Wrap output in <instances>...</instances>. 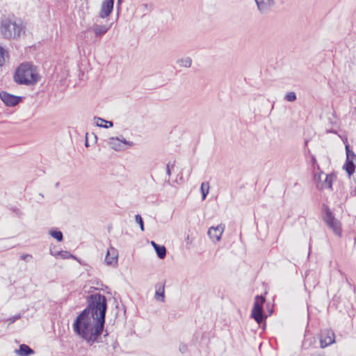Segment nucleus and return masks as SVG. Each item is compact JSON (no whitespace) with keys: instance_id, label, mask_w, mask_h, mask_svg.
I'll return each mask as SVG.
<instances>
[{"instance_id":"nucleus-33","label":"nucleus","mask_w":356,"mask_h":356,"mask_svg":"<svg viewBox=\"0 0 356 356\" xmlns=\"http://www.w3.org/2000/svg\"><path fill=\"white\" fill-rule=\"evenodd\" d=\"M310 356H324L323 353L319 351L312 353Z\"/></svg>"},{"instance_id":"nucleus-31","label":"nucleus","mask_w":356,"mask_h":356,"mask_svg":"<svg viewBox=\"0 0 356 356\" xmlns=\"http://www.w3.org/2000/svg\"><path fill=\"white\" fill-rule=\"evenodd\" d=\"M311 163H312V165L314 166V168H315V166L317 167L318 169H319V166L317 163V161H316V159L315 158L314 156H312L311 157Z\"/></svg>"},{"instance_id":"nucleus-7","label":"nucleus","mask_w":356,"mask_h":356,"mask_svg":"<svg viewBox=\"0 0 356 356\" xmlns=\"http://www.w3.org/2000/svg\"><path fill=\"white\" fill-rule=\"evenodd\" d=\"M325 211V216L324 217V220L326 224L337 236H340L341 231L340 222L334 218L329 208H326Z\"/></svg>"},{"instance_id":"nucleus-34","label":"nucleus","mask_w":356,"mask_h":356,"mask_svg":"<svg viewBox=\"0 0 356 356\" xmlns=\"http://www.w3.org/2000/svg\"><path fill=\"white\" fill-rule=\"evenodd\" d=\"M122 0H118V3H117L118 14L119 13V10H120V5L122 3Z\"/></svg>"},{"instance_id":"nucleus-10","label":"nucleus","mask_w":356,"mask_h":356,"mask_svg":"<svg viewBox=\"0 0 356 356\" xmlns=\"http://www.w3.org/2000/svg\"><path fill=\"white\" fill-rule=\"evenodd\" d=\"M108 144L110 147L115 151H122L124 149L123 145L128 146H133L134 143L132 141H128L126 139L119 137H111L108 139Z\"/></svg>"},{"instance_id":"nucleus-29","label":"nucleus","mask_w":356,"mask_h":356,"mask_svg":"<svg viewBox=\"0 0 356 356\" xmlns=\"http://www.w3.org/2000/svg\"><path fill=\"white\" fill-rule=\"evenodd\" d=\"M179 350L182 354L185 353L188 350V347L185 343H181L179 346Z\"/></svg>"},{"instance_id":"nucleus-3","label":"nucleus","mask_w":356,"mask_h":356,"mask_svg":"<svg viewBox=\"0 0 356 356\" xmlns=\"http://www.w3.org/2000/svg\"><path fill=\"white\" fill-rule=\"evenodd\" d=\"M0 33L5 39L17 40L25 33V26L21 20L3 17L0 22Z\"/></svg>"},{"instance_id":"nucleus-2","label":"nucleus","mask_w":356,"mask_h":356,"mask_svg":"<svg viewBox=\"0 0 356 356\" xmlns=\"http://www.w3.org/2000/svg\"><path fill=\"white\" fill-rule=\"evenodd\" d=\"M86 307L81 312H85V316L105 322L107 310L106 298L98 293L91 294L86 298Z\"/></svg>"},{"instance_id":"nucleus-37","label":"nucleus","mask_w":356,"mask_h":356,"mask_svg":"<svg viewBox=\"0 0 356 356\" xmlns=\"http://www.w3.org/2000/svg\"><path fill=\"white\" fill-rule=\"evenodd\" d=\"M105 332H106V333L104 334V337H106V336H107V335H108V332H107V331H106V330L105 331Z\"/></svg>"},{"instance_id":"nucleus-6","label":"nucleus","mask_w":356,"mask_h":356,"mask_svg":"<svg viewBox=\"0 0 356 356\" xmlns=\"http://www.w3.org/2000/svg\"><path fill=\"white\" fill-rule=\"evenodd\" d=\"M265 298L262 296H257L254 298V306L252 309L251 317L260 324L264 321L263 305Z\"/></svg>"},{"instance_id":"nucleus-32","label":"nucleus","mask_w":356,"mask_h":356,"mask_svg":"<svg viewBox=\"0 0 356 356\" xmlns=\"http://www.w3.org/2000/svg\"><path fill=\"white\" fill-rule=\"evenodd\" d=\"M174 165H170L169 163L166 165V173L170 177L171 175V168H173Z\"/></svg>"},{"instance_id":"nucleus-14","label":"nucleus","mask_w":356,"mask_h":356,"mask_svg":"<svg viewBox=\"0 0 356 356\" xmlns=\"http://www.w3.org/2000/svg\"><path fill=\"white\" fill-rule=\"evenodd\" d=\"M225 226L219 225L216 227H211L208 230V235L213 241H219L224 232Z\"/></svg>"},{"instance_id":"nucleus-18","label":"nucleus","mask_w":356,"mask_h":356,"mask_svg":"<svg viewBox=\"0 0 356 356\" xmlns=\"http://www.w3.org/2000/svg\"><path fill=\"white\" fill-rule=\"evenodd\" d=\"M15 353L19 356H29L34 354V350L26 344L19 346V348L15 350Z\"/></svg>"},{"instance_id":"nucleus-12","label":"nucleus","mask_w":356,"mask_h":356,"mask_svg":"<svg viewBox=\"0 0 356 356\" xmlns=\"http://www.w3.org/2000/svg\"><path fill=\"white\" fill-rule=\"evenodd\" d=\"M21 97L2 91L0 92V99L7 106H15L19 104Z\"/></svg>"},{"instance_id":"nucleus-21","label":"nucleus","mask_w":356,"mask_h":356,"mask_svg":"<svg viewBox=\"0 0 356 356\" xmlns=\"http://www.w3.org/2000/svg\"><path fill=\"white\" fill-rule=\"evenodd\" d=\"M177 63L180 67H190L192 64V60L190 57H185L177 60Z\"/></svg>"},{"instance_id":"nucleus-26","label":"nucleus","mask_w":356,"mask_h":356,"mask_svg":"<svg viewBox=\"0 0 356 356\" xmlns=\"http://www.w3.org/2000/svg\"><path fill=\"white\" fill-rule=\"evenodd\" d=\"M135 219H136V222L138 224H139L140 229L142 231H143L144 230V224H143V218L140 216V215H139V214L136 215Z\"/></svg>"},{"instance_id":"nucleus-22","label":"nucleus","mask_w":356,"mask_h":356,"mask_svg":"<svg viewBox=\"0 0 356 356\" xmlns=\"http://www.w3.org/2000/svg\"><path fill=\"white\" fill-rule=\"evenodd\" d=\"M201 193H202V200H205L207 195L209 191V182L205 181L202 182L200 187Z\"/></svg>"},{"instance_id":"nucleus-35","label":"nucleus","mask_w":356,"mask_h":356,"mask_svg":"<svg viewBox=\"0 0 356 356\" xmlns=\"http://www.w3.org/2000/svg\"><path fill=\"white\" fill-rule=\"evenodd\" d=\"M85 146L86 147H88L89 146L88 140V134H86V135Z\"/></svg>"},{"instance_id":"nucleus-4","label":"nucleus","mask_w":356,"mask_h":356,"mask_svg":"<svg viewBox=\"0 0 356 356\" xmlns=\"http://www.w3.org/2000/svg\"><path fill=\"white\" fill-rule=\"evenodd\" d=\"M40 78L37 67L29 63L21 64L17 69L14 76L15 81L17 83L26 86L37 83Z\"/></svg>"},{"instance_id":"nucleus-15","label":"nucleus","mask_w":356,"mask_h":356,"mask_svg":"<svg viewBox=\"0 0 356 356\" xmlns=\"http://www.w3.org/2000/svg\"><path fill=\"white\" fill-rule=\"evenodd\" d=\"M112 23L109 24H95L90 28L92 31L94 33L95 35L97 38H102L104 35H105L108 30L111 28Z\"/></svg>"},{"instance_id":"nucleus-16","label":"nucleus","mask_w":356,"mask_h":356,"mask_svg":"<svg viewBox=\"0 0 356 356\" xmlns=\"http://www.w3.org/2000/svg\"><path fill=\"white\" fill-rule=\"evenodd\" d=\"M259 11L265 14L268 13L274 5V0H254Z\"/></svg>"},{"instance_id":"nucleus-17","label":"nucleus","mask_w":356,"mask_h":356,"mask_svg":"<svg viewBox=\"0 0 356 356\" xmlns=\"http://www.w3.org/2000/svg\"><path fill=\"white\" fill-rule=\"evenodd\" d=\"M155 299L163 302L165 301V283H158L155 285Z\"/></svg>"},{"instance_id":"nucleus-27","label":"nucleus","mask_w":356,"mask_h":356,"mask_svg":"<svg viewBox=\"0 0 356 356\" xmlns=\"http://www.w3.org/2000/svg\"><path fill=\"white\" fill-rule=\"evenodd\" d=\"M51 254L52 255H54V254L52 252H51ZM61 255V257L63 258H67L69 256H71V257H73L72 254H70L67 252H64V251H60V252H58L56 254H54V256H56V255Z\"/></svg>"},{"instance_id":"nucleus-36","label":"nucleus","mask_w":356,"mask_h":356,"mask_svg":"<svg viewBox=\"0 0 356 356\" xmlns=\"http://www.w3.org/2000/svg\"><path fill=\"white\" fill-rule=\"evenodd\" d=\"M151 244H152V245L154 247V250L156 249V248L157 246H159V245H158L157 243H155L154 241H151Z\"/></svg>"},{"instance_id":"nucleus-8","label":"nucleus","mask_w":356,"mask_h":356,"mask_svg":"<svg viewBox=\"0 0 356 356\" xmlns=\"http://www.w3.org/2000/svg\"><path fill=\"white\" fill-rule=\"evenodd\" d=\"M346 161L343 168L348 173V176L350 177L355 170L356 154L349 149L348 145H346Z\"/></svg>"},{"instance_id":"nucleus-24","label":"nucleus","mask_w":356,"mask_h":356,"mask_svg":"<svg viewBox=\"0 0 356 356\" xmlns=\"http://www.w3.org/2000/svg\"><path fill=\"white\" fill-rule=\"evenodd\" d=\"M49 234L54 238H56L58 241H62L63 239V233L60 231L58 230H51L49 232Z\"/></svg>"},{"instance_id":"nucleus-13","label":"nucleus","mask_w":356,"mask_h":356,"mask_svg":"<svg viewBox=\"0 0 356 356\" xmlns=\"http://www.w3.org/2000/svg\"><path fill=\"white\" fill-rule=\"evenodd\" d=\"M118 250L115 248L111 247L107 250V253L105 257V263L108 266H116L118 261Z\"/></svg>"},{"instance_id":"nucleus-9","label":"nucleus","mask_w":356,"mask_h":356,"mask_svg":"<svg viewBox=\"0 0 356 356\" xmlns=\"http://www.w3.org/2000/svg\"><path fill=\"white\" fill-rule=\"evenodd\" d=\"M320 345L321 348H324L335 343V335L331 329H324L321 331Z\"/></svg>"},{"instance_id":"nucleus-30","label":"nucleus","mask_w":356,"mask_h":356,"mask_svg":"<svg viewBox=\"0 0 356 356\" xmlns=\"http://www.w3.org/2000/svg\"><path fill=\"white\" fill-rule=\"evenodd\" d=\"M31 258H32V256L31 254H22L21 256V259L22 260L26 261H29Z\"/></svg>"},{"instance_id":"nucleus-20","label":"nucleus","mask_w":356,"mask_h":356,"mask_svg":"<svg viewBox=\"0 0 356 356\" xmlns=\"http://www.w3.org/2000/svg\"><path fill=\"white\" fill-rule=\"evenodd\" d=\"M9 60L8 49L0 45V67H3Z\"/></svg>"},{"instance_id":"nucleus-1","label":"nucleus","mask_w":356,"mask_h":356,"mask_svg":"<svg viewBox=\"0 0 356 356\" xmlns=\"http://www.w3.org/2000/svg\"><path fill=\"white\" fill-rule=\"evenodd\" d=\"M104 325L105 322L85 316V312H81L74 320L72 328L74 333L84 340L87 344L92 346L102 342Z\"/></svg>"},{"instance_id":"nucleus-5","label":"nucleus","mask_w":356,"mask_h":356,"mask_svg":"<svg viewBox=\"0 0 356 356\" xmlns=\"http://www.w3.org/2000/svg\"><path fill=\"white\" fill-rule=\"evenodd\" d=\"M334 179V175H327L323 172H320L318 174H315L314 176V179L316 182V188L319 190L332 188V182Z\"/></svg>"},{"instance_id":"nucleus-19","label":"nucleus","mask_w":356,"mask_h":356,"mask_svg":"<svg viewBox=\"0 0 356 356\" xmlns=\"http://www.w3.org/2000/svg\"><path fill=\"white\" fill-rule=\"evenodd\" d=\"M94 123L97 127H103V128H109L113 127V123L112 121H107L103 118L99 117H95L93 118Z\"/></svg>"},{"instance_id":"nucleus-23","label":"nucleus","mask_w":356,"mask_h":356,"mask_svg":"<svg viewBox=\"0 0 356 356\" xmlns=\"http://www.w3.org/2000/svg\"><path fill=\"white\" fill-rule=\"evenodd\" d=\"M155 251L158 257L163 259L166 256V248L163 245H159L156 248Z\"/></svg>"},{"instance_id":"nucleus-25","label":"nucleus","mask_w":356,"mask_h":356,"mask_svg":"<svg viewBox=\"0 0 356 356\" xmlns=\"http://www.w3.org/2000/svg\"><path fill=\"white\" fill-rule=\"evenodd\" d=\"M297 99L296 95L294 92H287L284 97V99L289 102H295Z\"/></svg>"},{"instance_id":"nucleus-11","label":"nucleus","mask_w":356,"mask_h":356,"mask_svg":"<svg viewBox=\"0 0 356 356\" xmlns=\"http://www.w3.org/2000/svg\"><path fill=\"white\" fill-rule=\"evenodd\" d=\"M114 0H103L98 14L99 17L106 19L110 16L113 10Z\"/></svg>"},{"instance_id":"nucleus-28","label":"nucleus","mask_w":356,"mask_h":356,"mask_svg":"<svg viewBox=\"0 0 356 356\" xmlns=\"http://www.w3.org/2000/svg\"><path fill=\"white\" fill-rule=\"evenodd\" d=\"M21 318V314H18L17 315H15L10 318H9L7 321L9 322L10 324L11 323H13L14 322H15L17 320Z\"/></svg>"}]
</instances>
